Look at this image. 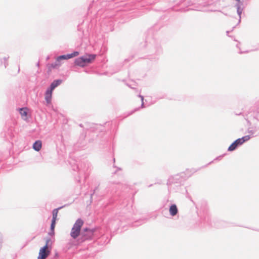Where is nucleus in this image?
I'll return each instance as SVG.
<instances>
[{
	"label": "nucleus",
	"instance_id": "nucleus-1",
	"mask_svg": "<svg viewBox=\"0 0 259 259\" xmlns=\"http://www.w3.org/2000/svg\"><path fill=\"white\" fill-rule=\"evenodd\" d=\"M83 224V221L81 219H78L74 224L70 232V236L73 239H76L80 236L78 241L80 242L87 240L92 239L96 228H84L81 231V228Z\"/></svg>",
	"mask_w": 259,
	"mask_h": 259
},
{
	"label": "nucleus",
	"instance_id": "nucleus-2",
	"mask_svg": "<svg viewBox=\"0 0 259 259\" xmlns=\"http://www.w3.org/2000/svg\"><path fill=\"white\" fill-rule=\"evenodd\" d=\"M184 176V174H178L169 178L167 185L170 191L181 192V186L186 180Z\"/></svg>",
	"mask_w": 259,
	"mask_h": 259
},
{
	"label": "nucleus",
	"instance_id": "nucleus-3",
	"mask_svg": "<svg viewBox=\"0 0 259 259\" xmlns=\"http://www.w3.org/2000/svg\"><path fill=\"white\" fill-rule=\"evenodd\" d=\"M95 54H89L88 56H82L75 59L74 63L76 66L84 67L91 63L96 58Z\"/></svg>",
	"mask_w": 259,
	"mask_h": 259
},
{
	"label": "nucleus",
	"instance_id": "nucleus-4",
	"mask_svg": "<svg viewBox=\"0 0 259 259\" xmlns=\"http://www.w3.org/2000/svg\"><path fill=\"white\" fill-rule=\"evenodd\" d=\"M50 241V238H47L46 239L45 245L42 247H41L39 250L37 259H46L50 254L51 247L49 245Z\"/></svg>",
	"mask_w": 259,
	"mask_h": 259
},
{
	"label": "nucleus",
	"instance_id": "nucleus-5",
	"mask_svg": "<svg viewBox=\"0 0 259 259\" xmlns=\"http://www.w3.org/2000/svg\"><path fill=\"white\" fill-rule=\"evenodd\" d=\"M162 53V49L159 45H156L153 47L150 52V54L147 56V59L152 61H156L158 59L159 56Z\"/></svg>",
	"mask_w": 259,
	"mask_h": 259
},
{
	"label": "nucleus",
	"instance_id": "nucleus-6",
	"mask_svg": "<svg viewBox=\"0 0 259 259\" xmlns=\"http://www.w3.org/2000/svg\"><path fill=\"white\" fill-rule=\"evenodd\" d=\"M236 4L235 5V7L237 9V13L239 17L238 23L241 21V15L242 11L247 6V4L244 2L243 0L236 1Z\"/></svg>",
	"mask_w": 259,
	"mask_h": 259
},
{
	"label": "nucleus",
	"instance_id": "nucleus-7",
	"mask_svg": "<svg viewBox=\"0 0 259 259\" xmlns=\"http://www.w3.org/2000/svg\"><path fill=\"white\" fill-rule=\"evenodd\" d=\"M251 117L257 120L258 122L255 123V128L257 129V130H258L259 131V120L256 117L255 112L254 111V109L252 108H250L249 110L247 111V114H246V118H245V119L247 121V123L249 125H251V122L248 120V118Z\"/></svg>",
	"mask_w": 259,
	"mask_h": 259
},
{
	"label": "nucleus",
	"instance_id": "nucleus-8",
	"mask_svg": "<svg viewBox=\"0 0 259 259\" xmlns=\"http://www.w3.org/2000/svg\"><path fill=\"white\" fill-rule=\"evenodd\" d=\"M84 166L82 167V165H80V167L79 166H76V169L78 170L79 173V179L77 180L78 182H79L80 181L81 176L83 175H86L85 172L88 170L90 166V163L88 162L84 163ZM87 176H84V179L86 180Z\"/></svg>",
	"mask_w": 259,
	"mask_h": 259
},
{
	"label": "nucleus",
	"instance_id": "nucleus-9",
	"mask_svg": "<svg viewBox=\"0 0 259 259\" xmlns=\"http://www.w3.org/2000/svg\"><path fill=\"white\" fill-rule=\"evenodd\" d=\"M78 55H79V52L78 51H74L73 53H72L71 54H68L66 55H62L58 56L57 58V61L60 62L61 60H68L69 59L77 56Z\"/></svg>",
	"mask_w": 259,
	"mask_h": 259
},
{
	"label": "nucleus",
	"instance_id": "nucleus-10",
	"mask_svg": "<svg viewBox=\"0 0 259 259\" xmlns=\"http://www.w3.org/2000/svg\"><path fill=\"white\" fill-rule=\"evenodd\" d=\"M200 222L203 226L211 225L210 216L207 212H204L203 215L200 216Z\"/></svg>",
	"mask_w": 259,
	"mask_h": 259
},
{
	"label": "nucleus",
	"instance_id": "nucleus-11",
	"mask_svg": "<svg viewBox=\"0 0 259 259\" xmlns=\"http://www.w3.org/2000/svg\"><path fill=\"white\" fill-rule=\"evenodd\" d=\"M241 144L239 142L238 139L235 140L228 147V151H233L236 149L239 146H241Z\"/></svg>",
	"mask_w": 259,
	"mask_h": 259
},
{
	"label": "nucleus",
	"instance_id": "nucleus-12",
	"mask_svg": "<svg viewBox=\"0 0 259 259\" xmlns=\"http://www.w3.org/2000/svg\"><path fill=\"white\" fill-rule=\"evenodd\" d=\"M63 80L60 79H55L53 81V82L51 83L49 87L48 88L49 90L53 91L54 90L58 87L62 82Z\"/></svg>",
	"mask_w": 259,
	"mask_h": 259
},
{
	"label": "nucleus",
	"instance_id": "nucleus-13",
	"mask_svg": "<svg viewBox=\"0 0 259 259\" xmlns=\"http://www.w3.org/2000/svg\"><path fill=\"white\" fill-rule=\"evenodd\" d=\"M52 93H53V91L49 90V89H47L45 92V100H46L47 104H50L51 102L52 97Z\"/></svg>",
	"mask_w": 259,
	"mask_h": 259
},
{
	"label": "nucleus",
	"instance_id": "nucleus-14",
	"mask_svg": "<svg viewBox=\"0 0 259 259\" xmlns=\"http://www.w3.org/2000/svg\"><path fill=\"white\" fill-rule=\"evenodd\" d=\"M169 214L172 217H174L178 214V209L176 204H172L169 206Z\"/></svg>",
	"mask_w": 259,
	"mask_h": 259
},
{
	"label": "nucleus",
	"instance_id": "nucleus-15",
	"mask_svg": "<svg viewBox=\"0 0 259 259\" xmlns=\"http://www.w3.org/2000/svg\"><path fill=\"white\" fill-rule=\"evenodd\" d=\"M41 147H42V142L40 140L35 141L32 146L33 149L37 152H38L39 151H40V150L41 148Z\"/></svg>",
	"mask_w": 259,
	"mask_h": 259
},
{
	"label": "nucleus",
	"instance_id": "nucleus-16",
	"mask_svg": "<svg viewBox=\"0 0 259 259\" xmlns=\"http://www.w3.org/2000/svg\"><path fill=\"white\" fill-rule=\"evenodd\" d=\"M65 206V205H63V206H60L57 208H55L53 210V211H52V215H53L52 220H57V217L59 210L61 209V208H63Z\"/></svg>",
	"mask_w": 259,
	"mask_h": 259
},
{
	"label": "nucleus",
	"instance_id": "nucleus-17",
	"mask_svg": "<svg viewBox=\"0 0 259 259\" xmlns=\"http://www.w3.org/2000/svg\"><path fill=\"white\" fill-rule=\"evenodd\" d=\"M250 139V135H246L245 136H243V137L241 138H238V140L239 141V142L242 145L244 142H247Z\"/></svg>",
	"mask_w": 259,
	"mask_h": 259
},
{
	"label": "nucleus",
	"instance_id": "nucleus-18",
	"mask_svg": "<svg viewBox=\"0 0 259 259\" xmlns=\"http://www.w3.org/2000/svg\"><path fill=\"white\" fill-rule=\"evenodd\" d=\"M248 133L250 134L251 135H254L256 134V132H258V130H257V129L255 128V124L254 125V127H248Z\"/></svg>",
	"mask_w": 259,
	"mask_h": 259
},
{
	"label": "nucleus",
	"instance_id": "nucleus-19",
	"mask_svg": "<svg viewBox=\"0 0 259 259\" xmlns=\"http://www.w3.org/2000/svg\"><path fill=\"white\" fill-rule=\"evenodd\" d=\"M20 114L22 116L27 117L28 115L27 109L26 108H21L19 110Z\"/></svg>",
	"mask_w": 259,
	"mask_h": 259
},
{
	"label": "nucleus",
	"instance_id": "nucleus-20",
	"mask_svg": "<svg viewBox=\"0 0 259 259\" xmlns=\"http://www.w3.org/2000/svg\"><path fill=\"white\" fill-rule=\"evenodd\" d=\"M145 222V220H140L136 221L134 224V226H138Z\"/></svg>",
	"mask_w": 259,
	"mask_h": 259
},
{
	"label": "nucleus",
	"instance_id": "nucleus-21",
	"mask_svg": "<svg viewBox=\"0 0 259 259\" xmlns=\"http://www.w3.org/2000/svg\"><path fill=\"white\" fill-rule=\"evenodd\" d=\"M56 224V220H52L50 230H55V225Z\"/></svg>",
	"mask_w": 259,
	"mask_h": 259
},
{
	"label": "nucleus",
	"instance_id": "nucleus-22",
	"mask_svg": "<svg viewBox=\"0 0 259 259\" xmlns=\"http://www.w3.org/2000/svg\"><path fill=\"white\" fill-rule=\"evenodd\" d=\"M59 62V61H57L56 60V61L55 62L52 63L51 67L53 68H56L58 66H60Z\"/></svg>",
	"mask_w": 259,
	"mask_h": 259
},
{
	"label": "nucleus",
	"instance_id": "nucleus-23",
	"mask_svg": "<svg viewBox=\"0 0 259 259\" xmlns=\"http://www.w3.org/2000/svg\"><path fill=\"white\" fill-rule=\"evenodd\" d=\"M138 97H140L141 99L142 104L141 106V108H143L145 107L144 103V97L141 95H139Z\"/></svg>",
	"mask_w": 259,
	"mask_h": 259
},
{
	"label": "nucleus",
	"instance_id": "nucleus-24",
	"mask_svg": "<svg viewBox=\"0 0 259 259\" xmlns=\"http://www.w3.org/2000/svg\"><path fill=\"white\" fill-rule=\"evenodd\" d=\"M126 85L131 89H136L135 88L136 86V83L135 82H133L132 84H129L128 83H127Z\"/></svg>",
	"mask_w": 259,
	"mask_h": 259
},
{
	"label": "nucleus",
	"instance_id": "nucleus-25",
	"mask_svg": "<svg viewBox=\"0 0 259 259\" xmlns=\"http://www.w3.org/2000/svg\"><path fill=\"white\" fill-rule=\"evenodd\" d=\"M134 57V55L131 56V57H129L128 58H126L124 60V62L125 63H126L128 62H130L131 60H132Z\"/></svg>",
	"mask_w": 259,
	"mask_h": 259
},
{
	"label": "nucleus",
	"instance_id": "nucleus-26",
	"mask_svg": "<svg viewBox=\"0 0 259 259\" xmlns=\"http://www.w3.org/2000/svg\"><path fill=\"white\" fill-rule=\"evenodd\" d=\"M55 234V230H50V232L49 233V235L50 236H53Z\"/></svg>",
	"mask_w": 259,
	"mask_h": 259
},
{
	"label": "nucleus",
	"instance_id": "nucleus-27",
	"mask_svg": "<svg viewBox=\"0 0 259 259\" xmlns=\"http://www.w3.org/2000/svg\"><path fill=\"white\" fill-rule=\"evenodd\" d=\"M223 157V156H218L217 157H216L215 159H214V160H219L221 159V158Z\"/></svg>",
	"mask_w": 259,
	"mask_h": 259
},
{
	"label": "nucleus",
	"instance_id": "nucleus-28",
	"mask_svg": "<svg viewBox=\"0 0 259 259\" xmlns=\"http://www.w3.org/2000/svg\"><path fill=\"white\" fill-rule=\"evenodd\" d=\"M97 189V187H96L93 191V193L91 194V197H92V196L94 194V193H95V191H96V190Z\"/></svg>",
	"mask_w": 259,
	"mask_h": 259
},
{
	"label": "nucleus",
	"instance_id": "nucleus-29",
	"mask_svg": "<svg viewBox=\"0 0 259 259\" xmlns=\"http://www.w3.org/2000/svg\"><path fill=\"white\" fill-rule=\"evenodd\" d=\"M58 256H59V254H58V252H56V253H55V255L54 257H58Z\"/></svg>",
	"mask_w": 259,
	"mask_h": 259
},
{
	"label": "nucleus",
	"instance_id": "nucleus-30",
	"mask_svg": "<svg viewBox=\"0 0 259 259\" xmlns=\"http://www.w3.org/2000/svg\"><path fill=\"white\" fill-rule=\"evenodd\" d=\"M10 132L8 133V135H9L10 136H11V134H12V130L11 129L10 130Z\"/></svg>",
	"mask_w": 259,
	"mask_h": 259
},
{
	"label": "nucleus",
	"instance_id": "nucleus-31",
	"mask_svg": "<svg viewBox=\"0 0 259 259\" xmlns=\"http://www.w3.org/2000/svg\"><path fill=\"white\" fill-rule=\"evenodd\" d=\"M229 32H230V31H226L227 35L228 36L231 37V36L229 35Z\"/></svg>",
	"mask_w": 259,
	"mask_h": 259
},
{
	"label": "nucleus",
	"instance_id": "nucleus-32",
	"mask_svg": "<svg viewBox=\"0 0 259 259\" xmlns=\"http://www.w3.org/2000/svg\"><path fill=\"white\" fill-rule=\"evenodd\" d=\"M139 108H137V109H136L134 111H132V113H131V114H132V113H133L135 111H137V110H139Z\"/></svg>",
	"mask_w": 259,
	"mask_h": 259
},
{
	"label": "nucleus",
	"instance_id": "nucleus-33",
	"mask_svg": "<svg viewBox=\"0 0 259 259\" xmlns=\"http://www.w3.org/2000/svg\"><path fill=\"white\" fill-rule=\"evenodd\" d=\"M2 238H0V247H1V245H2Z\"/></svg>",
	"mask_w": 259,
	"mask_h": 259
},
{
	"label": "nucleus",
	"instance_id": "nucleus-34",
	"mask_svg": "<svg viewBox=\"0 0 259 259\" xmlns=\"http://www.w3.org/2000/svg\"><path fill=\"white\" fill-rule=\"evenodd\" d=\"M7 65H8V63H5V67L6 68Z\"/></svg>",
	"mask_w": 259,
	"mask_h": 259
},
{
	"label": "nucleus",
	"instance_id": "nucleus-35",
	"mask_svg": "<svg viewBox=\"0 0 259 259\" xmlns=\"http://www.w3.org/2000/svg\"><path fill=\"white\" fill-rule=\"evenodd\" d=\"M213 162V161H210L209 163L207 164V165L211 164Z\"/></svg>",
	"mask_w": 259,
	"mask_h": 259
},
{
	"label": "nucleus",
	"instance_id": "nucleus-36",
	"mask_svg": "<svg viewBox=\"0 0 259 259\" xmlns=\"http://www.w3.org/2000/svg\"><path fill=\"white\" fill-rule=\"evenodd\" d=\"M121 168H120V167H117V170H121Z\"/></svg>",
	"mask_w": 259,
	"mask_h": 259
},
{
	"label": "nucleus",
	"instance_id": "nucleus-37",
	"mask_svg": "<svg viewBox=\"0 0 259 259\" xmlns=\"http://www.w3.org/2000/svg\"><path fill=\"white\" fill-rule=\"evenodd\" d=\"M4 59L5 60H7V58L6 57H5V58H4Z\"/></svg>",
	"mask_w": 259,
	"mask_h": 259
},
{
	"label": "nucleus",
	"instance_id": "nucleus-38",
	"mask_svg": "<svg viewBox=\"0 0 259 259\" xmlns=\"http://www.w3.org/2000/svg\"><path fill=\"white\" fill-rule=\"evenodd\" d=\"M115 158H113V162H115Z\"/></svg>",
	"mask_w": 259,
	"mask_h": 259
},
{
	"label": "nucleus",
	"instance_id": "nucleus-39",
	"mask_svg": "<svg viewBox=\"0 0 259 259\" xmlns=\"http://www.w3.org/2000/svg\"><path fill=\"white\" fill-rule=\"evenodd\" d=\"M152 186V184L150 185L149 186V187H151V186Z\"/></svg>",
	"mask_w": 259,
	"mask_h": 259
},
{
	"label": "nucleus",
	"instance_id": "nucleus-40",
	"mask_svg": "<svg viewBox=\"0 0 259 259\" xmlns=\"http://www.w3.org/2000/svg\"><path fill=\"white\" fill-rule=\"evenodd\" d=\"M236 47H237V48H239V47H238V45H236Z\"/></svg>",
	"mask_w": 259,
	"mask_h": 259
},
{
	"label": "nucleus",
	"instance_id": "nucleus-41",
	"mask_svg": "<svg viewBox=\"0 0 259 259\" xmlns=\"http://www.w3.org/2000/svg\"><path fill=\"white\" fill-rule=\"evenodd\" d=\"M239 53H240V54H242V52H239Z\"/></svg>",
	"mask_w": 259,
	"mask_h": 259
},
{
	"label": "nucleus",
	"instance_id": "nucleus-42",
	"mask_svg": "<svg viewBox=\"0 0 259 259\" xmlns=\"http://www.w3.org/2000/svg\"><path fill=\"white\" fill-rule=\"evenodd\" d=\"M19 71H20V69L19 68V69H18V72H19Z\"/></svg>",
	"mask_w": 259,
	"mask_h": 259
},
{
	"label": "nucleus",
	"instance_id": "nucleus-43",
	"mask_svg": "<svg viewBox=\"0 0 259 259\" xmlns=\"http://www.w3.org/2000/svg\"><path fill=\"white\" fill-rule=\"evenodd\" d=\"M116 172H117V170H116V171H115L114 173V174H116Z\"/></svg>",
	"mask_w": 259,
	"mask_h": 259
}]
</instances>
